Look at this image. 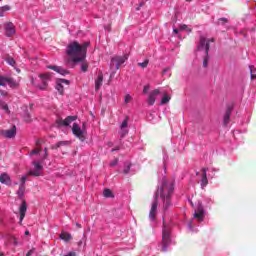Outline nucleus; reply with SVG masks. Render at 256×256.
I'll return each mask as SVG.
<instances>
[{
    "label": "nucleus",
    "mask_w": 256,
    "mask_h": 256,
    "mask_svg": "<svg viewBox=\"0 0 256 256\" xmlns=\"http://www.w3.org/2000/svg\"><path fill=\"white\" fill-rule=\"evenodd\" d=\"M0 183L4 185H10L11 184V177L7 173H2L0 175Z\"/></svg>",
    "instance_id": "obj_21"
},
{
    "label": "nucleus",
    "mask_w": 256,
    "mask_h": 256,
    "mask_svg": "<svg viewBox=\"0 0 256 256\" xmlns=\"http://www.w3.org/2000/svg\"><path fill=\"white\" fill-rule=\"evenodd\" d=\"M171 245V230L164 226L162 230V251H167V247Z\"/></svg>",
    "instance_id": "obj_7"
},
{
    "label": "nucleus",
    "mask_w": 256,
    "mask_h": 256,
    "mask_svg": "<svg viewBox=\"0 0 256 256\" xmlns=\"http://www.w3.org/2000/svg\"><path fill=\"white\" fill-rule=\"evenodd\" d=\"M72 133L73 135H75V137L80 139V141H85V134L87 133V129L85 128V122L82 124V128L81 126H79V124L74 123L72 126Z\"/></svg>",
    "instance_id": "obj_6"
},
{
    "label": "nucleus",
    "mask_w": 256,
    "mask_h": 256,
    "mask_svg": "<svg viewBox=\"0 0 256 256\" xmlns=\"http://www.w3.org/2000/svg\"><path fill=\"white\" fill-rule=\"evenodd\" d=\"M160 93L161 91H159V89H155L152 92H150L147 99L148 105H155V101H157V97H159Z\"/></svg>",
    "instance_id": "obj_13"
},
{
    "label": "nucleus",
    "mask_w": 256,
    "mask_h": 256,
    "mask_svg": "<svg viewBox=\"0 0 256 256\" xmlns=\"http://www.w3.org/2000/svg\"><path fill=\"white\" fill-rule=\"evenodd\" d=\"M73 121H77V116H68L66 119H58L56 121L58 127H69Z\"/></svg>",
    "instance_id": "obj_9"
},
{
    "label": "nucleus",
    "mask_w": 256,
    "mask_h": 256,
    "mask_svg": "<svg viewBox=\"0 0 256 256\" xmlns=\"http://www.w3.org/2000/svg\"><path fill=\"white\" fill-rule=\"evenodd\" d=\"M168 77H171V73L168 74Z\"/></svg>",
    "instance_id": "obj_51"
},
{
    "label": "nucleus",
    "mask_w": 256,
    "mask_h": 256,
    "mask_svg": "<svg viewBox=\"0 0 256 256\" xmlns=\"http://www.w3.org/2000/svg\"><path fill=\"white\" fill-rule=\"evenodd\" d=\"M179 31H187V33H191V28L185 24H182L179 26Z\"/></svg>",
    "instance_id": "obj_28"
},
{
    "label": "nucleus",
    "mask_w": 256,
    "mask_h": 256,
    "mask_svg": "<svg viewBox=\"0 0 256 256\" xmlns=\"http://www.w3.org/2000/svg\"><path fill=\"white\" fill-rule=\"evenodd\" d=\"M115 151V149H112V152Z\"/></svg>",
    "instance_id": "obj_52"
},
{
    "label": "nucleus",
    "mask_w": 256,
    "mask_h": 256,
    "mask_svg": "<svg viewBox=\"0 0 256 256\" xmlns=\"http://www.w3.org/2000/svg\"><path fill=\"white\" fill-rule=\"evenodd\" d=\"M6 62L8 63V65H11V67H15V59H13L12 57L6 58Z\"/></svg>",
    "instance_id": "obj_29"
},
{
    "label": "nucleus",
    "mask_w": 256,
    "mask_h": 256,
    "mask_svg": "<svg viewBox=\"0 0 256 256\" xmlns=\"http://www.w3.org/2000/svg\"><path fill=\"white\" fill-rule=\"evenodd\" d=\"M119 163L118 159H114L112 162H110V167H115Z\"/></svg>",
    "instance_id": "obj_37"
},
{
    "label": "nucleus",
    "mask_w": 256,
    "mask_h": 256,
    "mask_svg": "<svg viewBox=\"0 0 256 256\" xmlns=\"http://www.w3.org/2000/svg\"><path fill=\"white\" fill-rule=\"evenodd\" d=\"M65 256H72V254L70 253V254H67V255H65Z\"/></svg>",
    "instance_id": "obj_49"
},
{
    "label": "nucleus",
    "mask_w": 256,
    "mask_h": 256,
    "mask_svg": "<svg viewBox=\"0 0 256 256\" xmlns=\"http://www.w3.org/2000/svg\"><path fill=\"white\" fill-rule=\"evenodd\" d=\"M213 41V39H207L205 36L200 37L196 53L203 57V67H207V65H209V43H213Z\"/></svg>",
    "instance_id": "obj_4"
},
{
    "label": "nucleus",
    "mask_w": 256,
    "mask_h": 256,
    "mask_svg": "<svg viewBox=\"0 0 256 256\" xmlns=\"http://www.w3.org/2000/svg\"><path fill=\"white\" fill-rule=\"evenodd\" d=\"M61 145H67V142H63V141L58 142V143L56 144V147H61Z\"/></svg>",
    "instance_id": "obj_41"
},
{
    "label": "nucleus",
    "mask_w": 256,
    "mask_h": 256,
    "mask_svg": "<svg viewBox=\"0 0 256 256\" xmlns=\"http://www.w3.org/2000/svg\"><path fill=\"white\" fill-rule=\"evenodd\" d=\"M88 67H89V66H88L87 64H85V63L82 64V65H81V71H83V72L85 73V71H87Z\"/></svg>",
    "instance_id": "obj_38"
},
{
    "label": "nucleus",
    "mask_w": 256,
    "mask_h": 256,
    "mask_svg": "<svg viewBox=\"0 0 256 256\" xmlns=\"http://www.w3.org/2000/svg\"><path fill=\"white\" fill-rule=\"evenodd\" d=\"M63 85H69V80L60 79L56 82V89L60 95H63L64 92Z\"/></svg>",
    "instance_id": "obj_16"
},
{
    "label": "nucleus",
    "mask_w": 256,
    "mask_h": 256,
    "mask_svg": "<svg viewBox=\"0 0 256 256\" xmlns=\"http://www.w3.org/2000/svg\"><path fill=\"white\" fill-rule=\"evenodd\" d=\"M140 7H143V3L140 4Z\"/></svg>",
    "instance_id": "obj_50"
},
{
    "label": "nucleus",
    "mask_w": 256,
    "mask_h": 256,
    "mask_svg": "<svg viewBox=\"0 0 256 256\" xmlns=\"http://www.w3.org/2000/svg\"><path fill=\"white\" fill-rule=\"evenodd\" d=\"M195 205L194 219H197V221L201 223L205 219V208H203V205L199 201Z\"/></svg>",
    "instance_id": "obj_8"
},
{
    "label": "nucleus",
    "mask_w": 256,
    "mask_h": 256,
    "mask_svg": "<svg viewBox=\"0 0 256 256\" xmlns=\"http://www.w3.org/2000/svg\"><path fill=\"white\" fill-rule=\"evenodd\" d=\"M133 99V97H131V95L127 94L125 97H124V103H131V100Z\"/></svg>",
    "instance_id": "obj_31"
},
{
    "label": "nucleus",
    "mask_w": 256,
    "mask_h": 256,
    "mask_svg": "<svg viewBox=\"0 0 256 256\" xmlns=\"http://www.w3.org/2000/svg\"><path fill=\"white\" fill-rule=\"evenodd\" d=\"M24 121H26L27 123H29V121H31V117L29 116V113H25L24 115Z\"/></svg>",
    "instance_id": "obj_35"
},
{
    "label": "nucleus",
    "mask_w": 256,
    "mask_h": 256,
    "mask_svg": "<svg viewBox=\"0 0 256 256\" xmlns=\"http://www.w3.org/2000/svg\"><path fill=\"white\" fill-rule=\"evenodd\" d=\"M7 11H11V6L5 5L0 7V17H5V13H7Z\"/></svg>",
    "instance_id": "obj_22"
},
{
    "label": "nucleus",
    "mask_w": 256,
    "mask_h": 256,
    "mask_svg": "<svg viewBox=\"0 0 256 256\" xmlns=\"http://www.w3.org/2000/svg\"><path fill=\"white\" fill-rule=\"evenodd\" d=\"M4 29H5V35L6 37H13L15 35V25L13 22H7L4 24Z\"/></svg>",
    "instance_id": "obj_14"
},
{
    "label": "nucleus",
    "mask_w": 256,
    "mask_h": 256,
    "mask_svg": "<svg viewBox=\"0 0 256 256\" xmlns=\"http://www.w3.org/2000/svg\"><path fill=\"white\" fill-rule=\"evenodd\" d=\"M229 119H231V109H228L224 115L225 125H227V123H229Z\"/></svg>",
    "instance_id": "obj_26"
},
{
    "label": "nucleus",
    "mask_w": 256,
    "mask_h": 256,
    "mask_svg": "<svg viewBox=\"0 0 256 256\" xmlns=\"http://www.w3.org/2000/svg\"><path fill=\"white\" fill-rule=\"evenodd\" d=\"M103 195H104V197L111 198V197H113V192L110 189L106 188L103 191Z\"/></svg>",
    "instance_id": "obj_27"
},
{
    "label": "nucleus",
    "mask_w": 256,
    "mask_h": 256,
    "mask_svg": "<svg viewBox=\"0 0 256 256\" xmlns=\"http://www.w3.org/2000/svg\"><path fill=\"white\" fill-rule=\"evenodd\" d=\"M47 69H51L52 71H55L56 73H59L60 75H68L69 71H67L65 68L61 66H47Z\"/></svg>",
    "instance_id": "obj_17"
},
{
    "label": "nucleus",
    "mask_w": 256,
    "mask_h": 256,
    "mask_svg": "<svg viewBox=\"0 0 256 256\" xmlns=\"http://www.w3.org/2000/svg\"><path fill=\"white\" fill-rule=\"evenodd\" d=\"M25 235H29V231H25Z\"/></svg>",
    "instance_id": "obj_47"
},
{
    "label": "nucleus",
    "mask_w": 256,
    "mask_h": 256,
    "mask_svg": "<svg viewBox=\"0 0 256 256\" xmlns=\"http://www.w3.org/2000/svg\"><path fill=\"white\" fill-rule=\"evenodd\" d=\"M76 226H77L79 229H81V224L76 223Z\"/></svg>",
    "instance_id": "obj_46"
},
{
    "label": "nucleus",
    "mask_w": 256,
    "mask_h": 256,
    "mask_svg": "<svg viewBox=\"0 0 256 256\" xmlns=\"http://www.w3.org/2000/svg\"><path fill=\"white\" fill-rule=\"evenodd\" d=\"M129 169H130V166H127V168L126 169H124V173H129Z\"/></svg>",
    "instance_id": "obj_44"
},
{
    "label": "nucleus",
    "mask_w": 256,
    "mask_h": 256,
    "mask_svg": "<svg viewBox=\"0 0 256 256\" xmlns=\"http://www.w3.org/2000/svg\"><path fill=\"white\" fill-rule=\"evenodd\" d=\"M139 67L145 69L147 65H149V60H145L144 62L138 63Z\"/></svg>",
    "instance_id": "obj_30"
},
{
    "label": "nucleus",
    "mask_w": 256,
    "mask_h": 256,
    "mask_svg": "<svg viewBox=\"0 0 256 256\" xmlns=\"http://www.w3.org/2000/svg\"><path fill=\"white\" fill-rule=\"evenodd\" d=\"M190 204H191V206L193 207V205H194V204H193V201H190Z\"/></svg>",
    "instance_id": "obj_48"
},
{
    "label": "nucleus",
    "mask_w": 256,
    "mask_h": 256,
    "mask_svg": "<svg viewBox=\"0 0 256 256\" xmlns=\"http://www.w3.org/2000/svg\"><path fill=\"white\" fill-rule=\"evenodd\" d=\"M188 229H189V231H193V222L192 221L188 224Z\"/></svg>",
    "instance_id": "obj_42"
},
{
    "label": "nucleus",
    "mask_w": 256,
    "mask_h": 256,
    "mask_svg": "<svg viewBox=\"0 0 256 256\" xmlns=\"http://www.w3.org/2000/svg\"><path fill=\"white\" fill-rule=\"evenodd\" d=\"M32 155H40V159L34 160L32 162L34 168L28 171V175H31L32 177H41V175H43V162L45 161V159H47V157H49V153H47V148L44 149L43 154H41L40 148L34 149L30 152V157H32Z\"/></svg>",
    "instance_id": "obj_3"
},
{
    "label": "nucleus",
    "mask_w": 256,
    "mask_h": 256,
    "mask_svg": "<svg viewBox=\"0 0 256 256\" xmlns=\"http://www.w3.org/2000/svg\"><path fill=\"white\" fill-rule=\"evenodd\" d=\"M3 135L7 139H13V137H15V135H17V128L15 126H13L10 130L3 131Z\"/></svg>",
    "instance_id": "obj_18"
},
{
    "label": "nucleus",
    "mask_w": 256,
    "mask_h": 256,
    "mask_svg": "<svg viewBox=\"0 0 256 256\" xmlns=\"http://www.w3.org/2000/svg\"><path fill=\"white\" fill-rule=\"evenodd\" d=\"M102 85H103V73H99L97 78L95 79V89H96V91H99V89H101Z\"/></svg>",
    "instance_id": "obj_20"
},
{
    "label": "nucleus",
    "mask_w": 256,
    "mask_h": 256,
    "mask_svg": "<svg viewBox=\"0 0 256 256\" xmlns=\"http://www.w3.org/2000/svg\"><path fill=\"white\" fill-rule=\"evenodd\" d=\"M19 213H20V223H23V219H25V215L27 213V202L23 201L20 208H19Z\"/></svg>",
    "instance_id": "obj_19"
},
{
    "label": "nucleus",
    "mask_w": 256,
    "mask_h": 256,
    "mask_svg": "<svg viewBox=\"0 0 256 256\" xmlns=\"http://www.w3.org/2000/svg\"><path fill=\"white\" fill-rule=\"evenodd\" d=\"M179 31H180V30L177 29V28H174V29H173V33H175L176 35H177V33H179Z\"/></svg>",
    "instance_id": "obj_43"
},
{
    "label": "nucleus",
    "mask_w": 256,
    "mask_h": 256,
    "mask_svg": "<svg viewBox=\"0 0 256 256\" xmlns=\"http://www.w3.org/2000/svg\"><path fill=\"white\" fill-rule=\"evenodd\" d=\"M17 195H18V197H20V199H23V197L25 195V186L20 185V187L17 191Z\"/></svg>",
    "instance_id": "obj_23"
},
{
    "label": "nucleus",
    "mask_w": 256,
    "mask_h": 256,
    "mask_svg": "<svg viewBox=\"0 0 256 256\" xmlns=\"http://www.w3.org/2000/svg\"><path fill=\"white\" fill-rule=\"evenodd\" d=\"M149 89H150L149 85L144 86V89H143L144 95H147V93H149Z\"/></svg>",
    "instance_id": "obj_36"
},
{
    "label": "nucleus",
    "mask_w": 256,
    "mask_h": 256,
    "mask_svg": "<svg viewBox=\"0 0 256 256\" xmlns=\"http://www.w3.org/2000/svg\"><path fill=\"white\" fill-rule=\"evenodd\" d=\"M87 47H89V42L79 44L74 41L67 46L66 53L74 63H80L81 61H85V57H87Z\"/></svg>",
    "instance_id": "obj_2"
},
{
    "label": "nucleus",
    "mask_w": 256,
    "mask_h": 256,
    "mask_svg": "<svg viewBox=\"0 0 256 256\" xmlns=\"http://www.w3.org/2000/svg\"><path fill=\"white\" fill-rule=\"evenodd\" d=\"M0 109H3V111H9V107L5 103L0 105Z\"/></svg>",
    "instance_id": "obj_34"
},
{
    "label": "nucleus",
    "mask_w": 256,
    "mask_h": 256,
    "mask_svg": "<svg viewBox=\"0 0 256 256\" xmlns=\"http://www.w3.org/2000/svg\"><path fill=\"white\" fill-rule=\"evenodd\" d=\"M127 59H129L127 54L123 56H116L112 58V63H116V69H119V67H121V65H123Z\"/></svg>",
    "instance_id": "obj_15"
},
{
    "label": "nucleus",
    "mask_w": 256,
    "mask_h": 256,
    "mask_svg": "<svg viewBox=\"0 0 256 256\" xmlns=\"http://www.w3.org/2000/svg\"><path fill=\"white\" fill-rule=\"evenodd\" d=\"M39 81L41 84L36 83L35 79H32V84H34L37 89H40L41 91H45L47 89V83L51 81V74L50 73H44L39 75Z\"/></svg>",
    "instance_id": "obj_5"
},
{
    "label": "nucleus",
    "mask_w": 256,
    "mask_h": 256,
    "mask_svg": "<svg viewBox=\"0 0 256 256\" xmlns=\"http://www.w3.org/2000/svg\"><path fill=\"white\" fill-rule=\"evenodd\" d=\"M20 181H21L20 185H22V187H25V183L27 182V176H25V175L22 176Z\"/></svg>",
    "instance_id": "obj_33"
},
{
    "label": "nucleus",
    "mask_w": 256,
    "mask_h": 256,
    "mask_svg": "<svg viewBox=\"0 0 256 256\" xmlns=\"http://www.w3.org/2000/svg\"><path fill=\"white\" fill-rule=\"evenodd\" d=\"M119 135L121 139L125 137L129 133V118H126L121 124H120V130Z\"/></svg>",
    "instance_id": "obj_10"
},
{
    "label": "nucleus",
    "mask_w": 256,
    "mask_h": 256,
    "mask_svg": "<svg viewBox=\"0 0 256 256\" xmlns=\"http://www.w3.org/2000/svg\"><path fill=\"white\" fill-rule=\"evenodd\" d=\"M228 22L227 18L218 19V25H225Z\"/></svg>",
    "instance_id": "obj_32"
},
{
    "label": "nucleus",
    "mask_w": 256,
    "mask_h": 256,
    "mask_svg": "<svg viewBox=\"0 0 256 256\" xmlns=\"http://www.w3.org/2000/svg\"><path fill=\"white\" fill-rule=\"evenodd\" d=\"M60 239H62L63 241H71V234L63 232L62 234H60Z\"/></svg>",
    "instance_id": "obj_24"
},
{
    "label": "nucleus",
    "mask_w": 256,
    "mask_h": 256,
    "mask_svg": "<svg viewBox=\"0 0 256 256\" xmlns=\"http://www.w3.org/2000/svg\"><path fill=\"white\" fill-rule=\"evenodd\" d=\"M169 101H171V97L165 94L160 101V105H166V103H169Z\"/></svg>",
    "instance_id": "obj_25"
},
{
    "label": "nucleus",
    "mask_w": 256,
    "mask_h": 256,
    "mask_svg": "<svg viewBox=\"0 0 256 256\" xmlns=\"http://www.w3.org/2000/svg\"><path fill=\"white\" fill-rule=\"evenodd\" d=\"M171 72V68L167 67L163 70V75H167V73Z\"/></svg>",
    "instance_id": "obj_40"
},
{
    "label": "nucleus",
    "mask_w": 256,
    "mask_h": 256,
    "mask_svg": "<svg viewBox=\"0 0 256 256\" xmlns=\"http://www.w3.org/2000/svg\"><path fill=\"white\" fill-rule=\"evenodd\" d=\"M201 177L200 185L202 189H205L206 185H209V180H207V168H202L199 173H197Z\"/></svg>",
    "instance_id": "obj_12"
},
{
    "label": "nucleus",
    "mask_w": 256,
    "mask_h": 256,
    "mask_svg": "<svg viewBox=\"0 0 256 256\" xmlns=\"http://www.w3.org/2000/svg\"><path fill=\"white\" fill-rule=\"evenodd\" d=\"M175 186L172 181H168L163 178L161 184L159 185L156 194L154 196V201L152 202V206L149 212V220L155 221V217L157 215V207L159 206V197H160V205H162L164 211H167L169 207L173 205L171 203V195H173V191Z\"/></svg>",
    "instance_id": "obj_1"
},
{
    "label": "nucleus",
    "mask_w": 256,
    "mask_h": 256,
    "mask_svg": "<svg viewBox=\"0 0 256 256\" xmlns=\"http://www.w3.org/2000/svg\"><path fill=\"white\" fill-rule=\"evenodd\" d=\"M7 85L9 87H17V81L12 78L0 76V87H5Z\"/></svg>",
    "instance_id": "obj_11"
},
{
    "label": "nucleus",
    "mask_w": 256,
    "mask_h": 256,
    "mask_svg": "<svg viewBox=\"0 0 256 256\" xmlns=\"http://www.w3.org/2000/svg\"><path fill=\"white\" fill-rule=\"evenodd\" d=\"M32 253H33V250H30V251L26 254V256H31Z\"/></svg>",
    "instance_id": "obj_45"
},
{
    "label": "nucleus",
    "mask_w": 256,
    "mask_h": 256,
    "mask_svg": "<svg viewBox=\"0 0 256 256\" xmlns=\"http://www.w3.org/2000/svg\"><path fill=\"white\" fill-rule=\"evenodd\" d=\"M251 79H256V74L253 73V66H250Z\"/></svg>",
    "instance_id": "obj_39"
}]
</instances>
